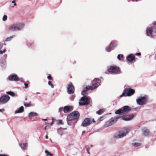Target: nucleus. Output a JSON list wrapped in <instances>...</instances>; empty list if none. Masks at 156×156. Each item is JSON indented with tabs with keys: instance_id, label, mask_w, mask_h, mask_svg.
Here are the masks:
<instances>
[{
	"instance_id": "nucleus-23",
	"label": "nucleus",
	"mask_w": 156,
	"mask_h": 156,
	"mask_svg": "<svg viewBox=\"0 0 156 156\" xmlns=\"http://www.w3.org/2000/svg\"><path fill=\"white\" fill-rule=\"evenodd\" d=\"M20 146L22 149L23 150H25L26 149V148L27 146V144L26 143H23L20 144Z\"/></svg>"
},
{
	"instance_id": "nucleus-6",
	"label": "nucleus",
	"mask_w": 156,
	"mask_h": 156,
	"mask_svg": "<svg viewBox=\"0 0 156 156\" xmlns=\"http://www.w3.org/2000/svg\"><path fill=\"white\" fill-rule=\"evenodd\" d=\"M129 129H126L123 131H120L119 133L115 136V137L116 138H121L125 136L128 133Z\"/></svg>"
},
{
	"instance_id": "nucleus-21",
	"label": "nucleus",
	"mask_w": 156,
	"mask_h": 156,
	"mask_svg": "<svg viewBox=\"0 0 156 156\" xmlns=\"http://www.w3.org/2000/svg\"><path fill=\"white\" fill-rule=\"evenodd\" d=\"M144 135L145 136H148L149 133V130L147 129H143V130Z\"/></svg>"
},
{
	"instance_id": "nucleus-33",
	"label": "nucleus",
	"mask_w": 156,
	"mask_h": 156,
	"mask_svg": "<svg viewBox=\"0 0 156 156\" xmlns=\"http://www.w3.org/2000/svg\"><path fill=\"white\" fill-rule=\"evenodd\" d=\"M123 55H120V54H119L117 56V58L119 60H121V58H122L123 57Z\"/></svg>"
},
{
	"instance_id": "nucleus-61",
	"label": "nucleus",
	"mask_w": 156,
	"mask_h": 156,
	"mask_svg": "<svg viewBox=\"0 0 156 156\" xmlns=\"http://www.w3.org/2000/svg\"><path fill=\"white\" fill-rule=\"evenodd\" d=\"M12 8H13V7H14V6H12Z\"/></svg>"
},
{
	"instance_id": "nucleus-60",
	"label": "nucleus",
	"mask_w": 156,
	"mask_h": 156,
	"mask_svg": "<svg viewBox=\"0 0 156 156\" xmlns=\"http://www.w3.org/2000/svg\"><path fill=\"white\" fill-rule=\"evenodd\" d=\"M25 100H27V98Z\"/></svg>"
},
{
	"instance_id": "nucleus-52",
	"label": "nucleus",
	"mask_w": 156,
	"mask_h": 156,
	"mask_svg": "<svg viewBox=\"0 0 156 156\" xmlns=\"http://www.w3.org/2000/svg\"><path fill=\"white\" fill-rule=\"evenodd\" d=\"M0 156H7V155H5L4 154H0Z\"/></svg>"
},
{
	"instance_id": "nucleus-22",
	"label": "nucleus",
	"mask_w": 156,
	"mask_h": 156,
	"mask_svg": "<svg viewBox=\"0 0 156 156\" xmlns=\"http://www.w3.org/2000/svg\"><path fill=\"white\" fill-rule=\"evenodd\" d=\"M57 133L60 136H62L63 133V129L62 128H59L57 129Z\"/></svg>"
},
{
	"instance_id": "nucleus-41",
	"label": "nucleus",
	"mask_w": 156,
	"mask_h": 156,
	"mask_svg": "<svg viewBox=\"0 0 156 156\" xmlns=\"http://www.w3.org/2000/svg\"><path fill=\"white\" fill-rule=\"evenodd\" d=\"M23 78H19L18 81H20V82H22L23 81Z\"/></svg>"
},
{
	"instance_id": "nucleus-54",
	"label": "nucleus",
	"mask_w": 156,
	"mask_h": 156,
	"mask_svg": "<svg viewBox=\"0 0 156 156\" xmlns=\"http://www.w3.org/2000/svg\"><path fill=\"white\" fill-rule=\"evenodd\" d=\"M53 121H52L51 123V124H49V125H51V126H52L53 125Z\"/></svg>"
},
{
	"instance_id": "nucleus-35",
	"label": "nucleus",
	"mask_w": 156,
	"mask_h": 156,
	"mask_svg": "<svg viewBox=\"0 0 156 156\" xmlns=\"http://www.w3.org/2000/svg\"><path fill=\"white\" fill-rule=\"evenodd\" d=\"M48 84L49 85V86H51V87L52 88H53L54 87V86L53 85V84H52L51 83V81H49L48 82Z\"/></svg>"
},
{
	"instance_id": "nucleus-8",
	"label": "nucleus",
	"mask_w": 156,
	"mask_h": 156,
	"mask_svg": "<svg viewBox=\"0 0 156 156\" xmlns=\"http://www.w3.org/2000/svg\"><path fill=\"white\" fill-rule=\"evenodd\" d=\"M89 100L86 96L83 97L80 101L79 104L80 105H87L89 103Z\"/></svg>"
},
{
	"instance_id": "nucleus-26",
	"label": "nucleus",
	"mask_w": 156,
	"mask_h": 156,
	"mask_svg": "<svg viewBox=\"0 0 156 156\" xmlns=\"http://www.w3.org/2000/svg\"><path fill=\"white\" fill-rule=\"evenodd\" d=\"M105 110L104 109H101L98 111L96 113L98 115H101L105 112Z\"/></svg>"
},
{
	"instance_id": "nucleus-30",
	"label": "nucleus",
	"mask_w": 156,
	"mask_h": 156,
	"mask_svg": "<svg viewBox=\"0 0 156 156\" xmlns=\"http://www.w3.org/2000/svg\"><path fill=\"white\" fill-rule=\"evenodd\" d=\"M6 93L8 94H9L11 96H15L14 93L11 91L7 92Z\"/></svg>"
},
{
	"instance_id": "nucleus-27",
	"label": "nucleus",
	"mask_w": 156,
	"mask_h": 156,
	"mask_svg": "<svg viewBox=\"0 0 156 156\" xmlns=\"http://www.w3.org/2000/svg\"><path fill=\"white\" fill-rule=\"evenodd\" d=\"M15 36V35H12L7 38L5 40V41H9L11 40Z\"/></svg>"
},
{
	"instance_id": "nucleus-37",
	"label": "nucleus",
	"mask_w": 156,
	"mask_h": 156,
	"mask_svg": "<svg viewBox=\"0 0 156 156\" xmlns=\"http://www.w3.org/2000/svg\"><path fill=\"white\" fill-rule=\"evenodd\" d=\"M63 108L62 107L58 109V112H61L63 110Z\"/></svg>"
},
{
	"instance_id": "nucleus-28",
	"label": "nucleus",
	"mask_w": 156,
	"mask_h": 156,
	"mask_svg": "<svg viewBox=\"0 0 156 156\" xmlns=\"http://www.w3.org/2000/svg\"><path fill=\"white\" fill-rule=\"evenodd\" d=\"M89 90H92L91 86H87L85 87L83 89V90L86 91H87Z\"/></svg>"
},
{
	"instance_id": "nucleus-53",
	"label": "nucleus",
	"mask_w": 156,
	"mask_h": 156,
	"mask_svg": "<svg viewBox=\"0 0 156 156\" xmlns=\"http://www.w3.org/2000/svg\"><path fill=\"white\" fill-rule=\"evenodd\" d=\"M42 120L43 121H46L47 120V119H42Z\"/></svg>"
},
{
	"instance_id": "nucleus-47",
	"label": "nucleus",
	"mask_w": 156,
	"mask_h": 156,
	"mask_svg": "<svg viewBox=\"0 0 156 156\" xmlns=\"http://www.w3.org/2000/svg\"><path fill=\"white\" fill-rule=\"evenodd\" d=\"M103 117H101L100 118V120L102 121L103 120Z\"/></svg>"
},
{
	"instance_id": "nucleus-63",
	"label": "nucleus",
	"mask_w": 156,
	"mask_h": 156,
	"mask_svg": "<svg viewBox=\"0 0 156 156\" xmlns=\"http://www.w3.org/2000/svg\"><path fill=\"white\" fill-rule=\"evenodd\" d=\"M136 1H137V0H136Z\"/></svg>"
},
{
	"instance_id": "nucleus-50",
	"label": "nucleus",
	"mask_w": 156,
	"mask_h": 156,
	"mask_svg": "<svg viewBox=\"0 0 156 156\" xmlns=\"http://www.w3.org/2000/svg\"><path fill=\"white\" fill-rule=\"evenodd\" d=\"M152 24L153 25H156V22H155V21L153 22Z\"/></svg>"
},
{
	"instance_id": "nucleus-44",
	"label": "nucleus",
	"mask_w": 156,
	"mask_h": 156,
	"mask_svg": "<svg viewBox=\"0 0 156 156\" xmlns=\"http://www.w3.org/2000/svg\"><path fill=\"white\" fill-rule=\"evenodd\" d=\"M153 32L154 33H156V29L154 27H153Z\"/></svg>"
},
{
	"instance_id": "nucleus-18",
	"label": "nucleus",
	"mask_w": 156,
	"mask_h": 156,
	"mask_svg": "<svg viewBox=\"0 0 156 156\" xmlns=\"http://www.w3.org/2000/svg\"><path fill=\"white\" fill-rule=\"evenodd\" d=\"M153 31V28H149L147 29L146 30V34L148 36H151V33Z\"/></svg>"
},
{
	"instance_id": "nucleus-34",
	"label": "nucleus",
	"mask_w": 156,
	"mask_h": 156,
	"mask_svg": "<svg viewBox=\"0 0 156 156\" xmlns=\"http://www.w3.org/2000/svg\"><path fill=\"white\" fill-rule=\"evenodd\" d=\"M7 16L6 15H5L3 16L2 20L4 21H5L7 20Z\"/></svg>"
},
{
	"instance_id": "nucleus-49",
	"label": "nucleus",
	"mask_w": 156,
	"mask_h": 156,
	"mask_svg": "<svg viewBox=\"0 0 156 156\" xmlns=\"http://www.w3.org/2000/svg\"><path fill=\"white\" fill-rule=\"evenodd\" d=\"M48 126V125H46V126L44 127V129L45 130V131H46V129H47V127Z\"/></svg>"
},
{
	"instance_id": "nucleus-19",
	"label": "nucleus",
	"mask_w": 156,
	"mask_h": 156,
	"mask_svg": "<svg viewBox=\"0 0 156 156\" xmlns=\"http://www.w3.org/2000/svg\"><path fill=\"white\" fill-rule=\"evenodd\" d=\"M24 111L23 107L22 106L20 107L17 110H16L15 111V113H21L23 112Z\"/></svg>"
},
{
	"instance_id": "nucleus-40",
	"label": "nucleus",
	"mask_w": 156,
	"mask_h": 156,
	"mask_svg": "<svg viewBox=\"0 0 156 156\" xmlns=\"http://www.w3.org/2000/svg\"><path fill=\"white\" fill-rule=\"evenodd\" d=\"M24 105L26 107H28L30 105V104L25 103Z\"/></svg>"
},
{
	"instance_id": "nucleus-59",
	"label": "nucleus",
	"mask_w": 156,
	"mask_h": 156,
	"mask_svg": "<svg viewBox=\"0 0 156 156\" xmlns=\"http://www.w3.org/2000/svg\"><path fill=\"white\" fill-rule=\"evenodd\" d=\"M54 95V94H53V95Z\"/></svg>"
},
{
	"instance_id": "nucleus-2",
	"label": "nucleus",
	"mask_w": 156,
	"mask_h": 156,
	"mask_svg": "<svg viewBox=\"0 0 156 156\" xmlns=\"http://www.w3.org/2000/svg\"><path fill=\"white\" fill-rule=\"evenodd\" d=\"M80 114L77 111H74L68 115L67 118V121L68 125H71V120L77 119L79 118Z\"/></svg>"
},
{
	"instance_id": "nucleus-62",
	"label": "nucleus",
	"mask_w": 156,
	"mask_h": 156,
	"mask_svg": "<svg viewBox=\"0 0 156 156\" xmlns=\"http://www.w3.org/2000/svg\"><path fill=\"white\" fill-rule=\"evenodd\" d=\"M27 156H29L28 155H27Z\"/></svg>"
},
{
	"instance_id": "nucleus-31",
	"label": "nucleus",
	"mask_w": 156,
	"mask_h": 156,
	"mask_svg": "<svg viewBox=\"0 0 156 156\" xmlns=\"http://www.w3.org/2000/svg\"><path fill=\"white\" fill-rule=\"evenodd\" d=\"M140 110V108L139 107H136V108H131V111H132L133 112L134 111H139Z\"/></svg>"
},
{
	"instance_id": "nucleus-57",
	"label": "nucleus",
	"mask_w": 156,
	"mask_h": 156,
	"mask_svg": "<svg viewBox=\"0 0 156 156\" xmlns=\"http://www.w3.org/2000/svg\"><path fill=\"white\" fill-rule=\"evenodd\" d=\"M92 121H93V122H95V121H94V119H93Z\"/></svg>"
},
{
	"instance_id": "nucleus-42",
	"label": "nucleus",
	"mask_w": 156,
	"mask_h": 156,
	"mask_svg": "<svg viewBox=\"0 0 156 156\" xmlns=\"http://www.w3.org/2000/svg\"><path fill=\"white\" fill-rule=\"evenodd\" d=\"M24 85H25V88H27L28 87V84L25 83Z\"/></svg>"
},
{
	"instance_id": "nucleus-13",
	"label": "nucleus",
	"mask_w": 156,
	"mask_h": 156,
	"mask_svg": "<svg viewBox=\"0 0 156 156\" xmlns=\"http://www.w3.org/2000/svg\"><path fill=\"white\" fill-rule=\"evenodd\" d=\"M67 90L68 94H73L74 91V87L72 84H69L67 87Z\"/></svg>"
},
{
	"instance_id": "nucleus-36",
	"label": "nucleus",
	"mask_w": 156,
	"mask_h": 156,
	"mask_svg": "<svg viewBox=\"0 0 156 156\" xmlns=\"http://www.w3.org/2000/svg\"><path fill=\"white\" fill-rule=\"evenodd\" d=\"M86 91L84 90L81 92V94L82 95L84 96H85L86 95Z\"/></svg>"
},
{
	"instance_id": "nucleus-10",
	"label": "nucleus",
	"mask_w": 156,
	"mask_h": 156,
	"mask_svg": "<svg viewBox=\"0 0 156 156\" xmlns=\"http://www.w3.org/2000/svg\"><path fill=\"white\" fill-rule=\"evenodd\" d=\"M10 99V97L8 95H5L1 97L0 98V102L3 104L7 103Z\"/></svg>"
},
{
	"instance_id": "nucleus-12",
	"label": "nucleus",
	"mask_w": 156,
	"mask_h": 156,
	"mask_svg": "<svg viewBox=\"0 0 156 156\" xmlns=\"http://www.w3.org/2000/svg\"><path fill=\"white\" fill-rule=\"evenodd\" d=\"M117 45V43L115 42H113L111 43L109 47L106 48V51L108 52H110L112 49L115 48Z\"/></svg>"
},
{
	"instance_id": "nucleus-39",
	"label": "nucleus",
	"mask_w": 156,
	"mask_h": 156,
	"mask_svg": "<svg viewBox=\"0 0 156 156\" xmlns=\"http://www.w3.org/2000/svg\"><path fill=\"white\" fill-rule=\"evenodd\" d=\"M48 79L49 80H51L52 79V77L50 75H49L47 77Z\"/></svg>"
},
{
	"instance_id": "nucleus-58",
	"label": "nucleus",
	"mask_w": 156,
	"mask_h": 156,
	"mask_svg": "<svg viewBox=\"0 0 156 156\" xmlns=\"http://www.w3.org/2000/svg\"><path fill=\"white\" fill-rule=\"evenodd\" d=\"M37 94H40V93L37 92Z\"/></svg>"
},
{
	"instance_id": "nucleus-51",
	"label": "nucleus",
	"mask_w": 156,
	"mask_h": 156,
	"mask_svg": "<svg viewBox=\"0 0 156 156\" xmlns=\"http://www.w3.org/2000/svg\"><path fill=\"white\" fill-rule=\"evenodd\" d=\"M45 124L46 126V125H48V126H49V124H48V123L47 122H45Z\"/></svg>"
},
{
	"instance_id": "nucleus-5",
	"label": "nucleus",
	"mask_w": 156,
	"mask_h": 156,
	"mask_svg": "<svg viewBox=\"0 0 156 156\" xmlns=\"http://www.w3.org/2000/svg\"><path fill=\"white\" fill-rule=\"evenodd\" d=\"M147 102L146 96L140 97L136 99V102L137 105H143L145 104Z\"/></svg>"
},
{
	"instance_id": "nucleus-1",
	"label": "nucleus",
	"mask_w": 156,
	"mask_h": 156,
	"mask_svg": "<svg viewBox=\"0 0 156 156\" xmlns=\"http://www.w3.org/2000/svg\"><path fill=\"white\" fill-rule=\"evenodd\" d=\"M131 111V108L128 106H125L117 110L115 113L119 115L111 118L109 121L106 122L104 125L105 127H107L114 124L118 119L121 118L120 115L125 114Z\"/></svg>"
},
{
	"instance_id": "nucleus-15",
	"label": "nucleus",
	"mask_w": 156,
	"mask_h": 156,
	"mask_svg": "<svg viewBox=\"0 0 156 156\" xmlns=\"http://www.w3.org/2000/svg\"><path fill=\"white\" fill-rule=\"evenodd\" d=\"M9 80L12 81H18L19 78L16 75L14 74L11 75L9 77Z\"/></svg>"
},
{
	"instance_id": "nucleus-20",
	"label": "nucleus",
	"mask_w": 156,
	"mask_h": 156,
	"mask_svg": "<svg viewBox=\"0 0 156 156\" xmlns=\"http://www.w3.org/2000/svg\"><path fill=\"white\" fill-rule=\"evenodd\" d=\"M38 115L37 113L34 112H31L29 113L28 116L29 117L36 116Z\"/></svg>"
},
{
	"instance_id": "nucleus-4",
	"label": "nucleus",
	"mask_w": 156,
	"mask_h": 156,
	"mask_svg": "<svg viewBox=\"0 0 156 156\" xmlns=\"http://www.w3.org/2000/svg\"><path fill=\"white\" fill-rule=\"evenodd\" d=\"M24 27L23 23L15 24L10 26L9 29L11 31H18L22 29Z\"/></svg>"
},
{
	"instance_id": "nucleus-43",
	"label": "nucleus",
	"mask_w": 156,
	"mask_h": 156,
	"mask_svg": "<svg viewBox=\"0 0 156 156\" xmlns=\"http://www.w3.org/2000/svg\"><path fill=\"white\" fill-rule=\"evenodd\" d=\"M140 55H141V54H140V53H136L135 54V55H138V56H140Z\"/></svg>"
},
{
	"instance_id": "nucleus-29",
	"label": "nucleus",
	"mask_w": 156,
	"mask_h": 156,
	"mask_svg": "<svg viewBox=\"0 0 156 156\" xmlns=\"http://www.w3.org/2000/svg\"><path fill=\"white\" fill-rule=\"evenodd\" d=\"M132 144L134 147H136L140 146L141 145L140 143L137 142L133 143Z\"/></svg>"
},
{
	"instance_id": "nucleus-7",
	"label": "nucleus",
	"mask_w": 156,
	"mask_h": 156,
	"mask_svg": "<svg viewBox=\"0 0 156 156\" xmlns=\"http://www.w3.org/2000/svg\"><path fill=\"white\" fill-rule=\"evenodd\" d=\"M108 72L114 74L119 73V67L116 66H111L108 69Z\"/></svg>"
},
{
	"instance_id": "nucleus-25",
	"label": "nucleus",
	"mask_w": 156,
	"mask_h": 156,
	"mask_svg": "<svg viewBox=\"0 0 156 156\" xmlns=\"http://www.w3.org/2000/svg\"><path fill=\"white\" fill-rule=\"evenodd\" d=\"M5 64V61L4 59L0 60V65L2 67L4 66Z\"/></svg>"
},
{
	"instance_id": "nucleus-3",
	"label": "nucleus",
	"mask_w": 156,
	"mask_h": 156,
	"mask_svg": "<svg viewBox=\"0 0 156 156\" xmlns=\"http://www.w3.org/2000/svg\"><path fill=\"white\" fill-rule=\"evenodd\" d=\"M123 90L122 94L120 95V97L121 98L123 96L130 97L133 95L135 93V90L131 88H125Z\"/></svg>"
},
{
	"instance_id": "nucleus-11",
	"label": "nucleus",
	"mask_w": 156,
	"mask_h": 156,
	"mask_svg": "<svg viewBox=\"0 0 156 156\" xmlns=\"http://www.w3.org/2000/svg\"><path fill=\"white\" fill-rule=\"evenodd\" d=\"M91 121L89 118H87L85 119L82 122L81 126L84 127H86L89 126L90 123Z\"/></svg>"
},
{
	"instance_id": "nucleus-46",
	"label": "nucleus",
	"mask_w": 156,
	"mask_h": 156,
	"mask_svg": "<svg viewBox=\"0 0 156 156\" xmlns=\"http://www.w3.org/2000/svg\"><path fill=\"white\" fill-rule=\"evenodd\" d=\"M87 153L89 154H90V153L89 151V149L88 148H87Z\"/></svg>"
},
{
	"instance_id": "nucleus-56",
	"label": "nucleus",
	"mask_w": 156,
	"mask_h": 156,
	"mask_svg": "<svg viewBox=\"0 0 156 156\" xmlns=\"http://www.w3.org/2000/svg\"><path fill=\"white\" fill-rule=\"evenodd\" d=\"M85 132V131H83L82 132V134H84Z\"/></svg>"
},
{
	"instance_id": "nucleus-24",
	"label": "nucleus",
	"mask_w": 156,
	"mask_h": 156,
	"mask_svg": "<svg viewBox=\"0 0 156 156\" xmlns=\"http://www.w3.org/2000/svg\"><path fill=\"white\" fill-rule=\"evenodd\" d=\"M3 47V44L0 43V54H3L5 52V49H4L3 51L1 50Z\"/></svg>"
},
{
	"instance_id": "nucleus-17",
	"label": "nucleus",
	"mask_w": 156,
	"mask_h": 156,
	"mask_svg": "<svg viewBox=\"0 0 156 156\" xmlns=\"http://www.w3.org/2000/svg\"><path fill=\"white\" fill-rule=\"evenodd\" d=\"M135 59V56L133 55L130 54L127 57L128 61L129 62H131Z\"/></svg>"
},
{
	"instance_id": "nucleus-55",
	"label": "nucleus",
	"mask_w": 156,
	"mask_h": 156,
	"mask_svg": "<svg viewBox=\"0 0 156 156\" xmlns=\"http://www.w3.org/2000/svg\"><path fill=\"white\" fill-rule=\"evenodd\" d=\"M45 138L46 139H48V137L47 134V135L46 136Z\"/></svg>"
},
{
	"instance_id": "nucleus-32",
	"label": "nucleus",
	"mask_w": 156,
	"mask_h": 156,
	"mask_svg": "<svg viewBox=\"0 0 156 156\" xmlns=\"http://www.w3.org/2000/svg\"><path fill=\"white\" fill-rule=\"evenodd\" d=\"M45 152L46 154V155L47 156H53V154L50 153L47 150H45Z\"/></svg>"
},
{
	"instance_id": "nucleus-9",
	"label": "nucleus",
	"mask_w": 156,
	"mask_h": 156,
	"mask_svg": "<svg viewBox=\"0 0 156 156\" xmlns=\"http://www.w3.org/2000/svg\"><path fill=\"white\" fill-rule=\"evenodd\" d=\"M94 83L91 86L92 90L97 88L99 85H100L101 81L98 78H95L92 81Z\"/></svg>"
},
{
	"instance_id": "nucleus-38",
	"label": "nucleus",
	"mask_w": 156,
	"mask_h": 156,
	"mask_svg": "<svg viewBox=\"0 0 156 156\" xmlns=\"http://www.w3.org/2000/svg\"><path fill=\"white\" fill-rule=\"evenodd\" d=\"M12 3H13L14 6H16V4L15 2V0H14L13 1H12Z\"/></svg>"
},
{
	"instance_id": "nucleus-14",
	"label": "nucleus",
	"mask_w": 156,
	"mask_h": 156,
	"mask_svg": "<svg viewBox=\"0 0 156 156\" xmlns=\"http://www.w3.org/2000/svg\"><path fill=\"white\" fill-rule=\"evenodd\" d=\"M73 109V107L71 106H65L63 109V111L65 113H69L72 111Z\"/></svg>"
},
{
	"instance_id": "nucleus-45",
	"label": "nucleus",
	"mask_w": 156,
	"mask_h": 156,
	"mask_svg": "<svg viewBox=\"0 0 156 156\" xmlns=\"http://www.w3.org/2000/svg\"><path fill=\"white\" fill-rule=\"evenodd\" d=\"M58 124H62V121L61 120H60L59 121H58Z\"/></svg>"
},
{
	"instance_id": "nucleus-48",
	"label": "nucleus",
	"mask_w": 156,
	"mask_h": 156,
	"mask_svg": "<svg viewBox=\"0 0 156 156\" xmlns=\"http://www.w3.org/2000/svg\"><path fill=\"white\" fill-rule=\"evenodd\" d=\"M4 109H0V112H2L4 111Z\"/></svg>"
},
{
	"instance_id": "nucleus-16",
	"label": "nucleus",
	"mask_w": 156,
	"mask_h": 156,
	"mask_svg": "<svg viewBox=\"0 0 156 156\" xmlns=\"http://www.w3.org/2000/svg\"><path fill=\"white\" fill-rule=\"evenodd\" d=\"M134 117V115L133 114H130L122 118L123 120L125 121H129L132 119Z\"/></svg>"
}]
</instances>
